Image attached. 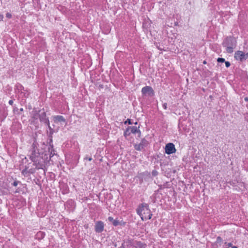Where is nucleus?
Here are the masks:
<instances>
[{"label":"nucleus","mask_w":248,"mask_h":248,"mask_svg":"<svg viewBox=\"0 0 248 248\" xmlns=\"http://www.w3.org/2000/svg\"><path fill=\"white\" fill-rule=\"evenodd\" d=\"M48 136V147L44 142L39 144L36 140H34L28 155L33 163L31 165V163H28L24 166L22 165L23 169L21 172L24 177L34 174L36 170H43L45 172L46 170V166L51 161V158L56 155L52 144V135Z\"/></svg>","instance_id":"obj_1"},{"label":"nucleus","mask_w":248,"mask_h":248,"mask_svg":"<svg viewBox=\"0 0 248 248\" xmlns=\"http://www.w3.org/2000/svg\"><path fill=\"white\" fill-rule=\"evenodd\" d=\"M137 213L142 220L150 219L152 216L148 204L145 203L139 205L137 209Z\"/></svg>","instance_id":"obj_2"},{"label":"nucleus","mask_w":248,"mask_h":248,"mask_svg":"<svg viewBox=\"0 0 248 248\" xmlns=\"http://www.w3.org/2000/svg\"><path fill=\"white\" fill-rule=\"evenodd\" d=\"M237 41L236 39L232 36L226 37L222 42V46L226 47L227 53L231 54L233 52V49L236 46Z\"/></svg>","instance_id":"obj_3"},{"label":"nucleus","mask_w":248,"mask_h":248,"mask_svg":"<svg viewBox=\"0 0 248 248\" xmlns=\"http://www.w3.org/2000/svg\"><path fill=\"white\" fill-rule=\"evenodd\" d=\"M234 57L236 60L243 62L248 58V53L238 50L235 52Z\"/></svg>","instance_id":"obj_4"},{"label":"nucleus","mask_w":248,"mask_h":248,"mask_svg":"<svg viewBox=\"0 0 248 248\" xmlns=\"http://www.w3.org/2000/svg\"><path fill=\"white\" fill-rule=\"evenodd\" d=\"M142 94L144 96H153L155 95V92L152 87L150 86H146L141 89Z\"/></svg>","instance_id":"obj_5"},{"label":"nucleus","mask_w":248,"mask_h":248,"mask_svg":"<svg viewBox=\"0 0 248 248\" xmlns=\"http://www.w3.org/2000/svg\"><path fill=\"white\" fill-rule=\"evenodd\" d=\"M149 144V141L144 138L141 140L139 144H135L134 146L136 150L140 151L144 149L145 147H147Z\"/></svg>","instance_id":"obj_6"},{"label":"nucleus","mask_w":248,"mask_h":248,"mask_svg":"<svg viewBox=\"0 0 248 248\" xmlns=\"http://www.w3.org/2000/svg\"><path fill=\"white\" fill-rule=\"evenodd\" d=\"M165 153L168 155H170L176 152L175 145L172 143H167L165 146Z\"/></svg>","instance_id":"obj_7"},{"label":"nucleus","mask_w":248,"mask_h":248,"mask_svg":"<svg viewBox=\"0 0 248 248\" xmlns=\"http://www.w3.org/2000/svg\"><path fill=\"white\" fill-rule=\"evenodd\" d=\"M39 119L41 123L49 124L48 118L46 116V113L44 109H42L41 113H40Z\"/></svg>","instance_id":"obj_8"},{"label":"nucleus","mask_w":248,"mask_h":248,"mask_svg":"<svg viewBox=\"0 0 248 248\" xmlns=\"http://www.w3.org/2000/svg\"><path fill=\"white\" fill-rule=\"evenodd\" d=\"M123 247L125 248H134V240L130 238L124 239L123 241Z\"/></svg>","instance_id":"obj_9"},{"label":"nucleus","mask_w":248,"mask_h":248,"mask_svg":"<svg viewBox=\"0 0 248 248\" xmlns=\"http://www.w3.org/2000/svg\"><path fill=\"white\" fill-rule=\"evenodd\" d=\"M105 224L102 221H97L95 223L94 230L96 232L101 233L102 232L104 228Z\"/></svg>","instance_id":"obj_10"},{"label":"nucleus","mask_w":248,"mask_h":248,"mask_svg":"<svg viewBox=\"0 0 248 248\" xmlns=\"http://www.w3.org/2000/svg\"><path fill=\"white\" fill-rule=\"evenodd\" d=\"M42 109L37 110L34 108L31 112V118L34 120H37L39 118L40 113H41Z\"/></svg>","instance_id":"obj_11"},{"label":"nucleus","mask_w":248,"mask_h":248,"mask_svg":"<svg viewBox=\"0 0 248 248\" xmlns=\"http://www.w3.org/2000/svg\"><path fill=\"white\" fill-rule=\"evenodd\" d=\"M18 94L19 97L25 101L26 99L29 97L30 93L27 90L25 89V91H22L19 93H18Z\"/></svg>","instance_id":"obj_12"},{"label":"nucleus","mask_w":248,"mask_h":248,"mask_svg":"<svg viewBox=\"0 0 248 248\" xmlns=\"http://www.w3.org/2000/svg\"><path fill=\"white\" fill-rule=\"evenodd\" d=\"M53 120L55 123L66 122L65 118L62 115H57L53 116Z\"/></svg>","instance_id":"obj_13"},{"label":"nucleus","mask_w":248,"mask_h":248,"mask_svg":"<svg viewBox=\"0 0 248 248\" xmlns=\"http://www.w3.org/2000/svg\"><path fill=\"white\" fill-rule=\"evenodd\" d=\"M139 127H137L135 126H129V128H130V131L132 133H133V134L138 133V136L140 137V135H141V132H140V130L139 129Z\"/></svg>","instance_id":"obj_14"},{"label":"nucleus","mask_w":248,"mask_h":248,"mask_svg":"<svg viewBox=\"0 0 248 248\" xmlns=\"http://www.w3.org/2000/svg\"><path fill=\"white\" fill-rule=\"evenodd\" d=\"M151 23L152 22L149 19L145 20L142 24L143 28L148 31V29L151 27Z\"/></svg>","instance_id":"obj_15"},{"label":"nucleus","mask_w":248,"mask_h":248,"mask_svg":"<svg viewBox=\"0 0 248 248\" xmlns=\"http://www.w3.org/2000/svg\"><path fill=\"white\" fill-rule=\"evenodd\" d=\"M134 248H145L146 245L140 241H134Z\"/></svg>","instance_id":"obj_16"},{"label":"nucleus","mask_w":248,"mask_h":248,"mask_svg":"<svg viewBox=\"0 0 248 248\" xmlns=\"http://www.w3.org/2000/svg\"><path fill=\"white\" fill-rule=\"evenodd\" d=\"M45 235L46 234L44 232L39 231L36 234L35 238L36 239L40 241L45 237Z\"/></svg>","instance_id":"obj_17"},{"label":"nucleus","mask_w":248,"mask_h":248,"mask_svg":"<svg viewBox=\"0 0 248 248\" xmlns=\"http://www.w3.org/2000/svg\"><path fill=\"white\" fill-rule=\"evenodd\" d=\"M15 90L16 93H18L22 91H25V88L20 83H17L15 86Z\"/></svg>","instance_id":"obj_18"},{"label":"nucleus","mask_w":248,"mask_h":248,"mask_svg":"<svg viewBox=\"0 0 248 248\" xmlns=\"http://www.w3.org/2000/svg\"><path fill=\"white\" fill-rule=\"evenodd\" d=\"M108 220L109 222H112V224L114 226H119L120 224L119 223V221L117 219H114L112 217H109L108 218Z\"/></svg>","instance_id":"obj_19"},{"label":"nucleus","mask_w":248,"mask_h":248,"mask_svg":"<svg viewBox=\"0 0 248 248\" xmlns=\"http://www.w3.org/2000/svg\"><path fill=\"white\" fill-rule=\"evenodd\" d=\"M65 205L67 208H72L75 206V202L72 200H68L65 203Z\"/></svg>","instance_id":"obj_20"},{"label":"nucleus","mask_w":248,"mask_h":248,"mask_svg":"<svg viewBox=\"0 0 248 248\" xmlns=\"http://www.w3.org/2000/svg\"><path fill=\"white\" fill-rule=\"evenodd\" d=\"M45 124L47 126V128L49 129V132H47L48 135H53V134L55 132V130H54V128L50 125V123H49V124Z\"/></svg>","instance_id":"obj_21"},{"label":"nucleus","mask_w":248,"mask_h":248,"mask_svg":"<svg viewBox=\"0 0 248 248\" xmlns=\"http://www.w3.org/2000/svg\"><path fill=\"white\" fill-rule=\"evenodd\" d=\"M130 128H129V126H128L125 130L124 131V136L126 138L129 136L132 133L130 131Z\"/></svg>","instance_id":"obj_22"},{"label":"nucleus","mask_w":248,"mask_h":248,"mask_svg":"<svg viewBox=\"0 0 248 248\" xmlns=\"http://www.w3.org/2000/svg\"><path fill=\"white\" fill-rule=\"evenodd\" d=\"M222 242V239L220 236H217L216 241L212 244L213 247L217 246L218 243H221Z\"/></svg>","instance_id":"obj_23"},{"label":"nucleus","mask_w":248,"mask_h":248,"mask_svg":"<svg viewBox=\"0 0 248 248\" xmlns=\"http://www.w3.org/2000/svg\"><path fill=\"white\" fill-rule=\"evenodd\" d=\"M13 113L17 115H20L21 113L18 111V109L16 106H13Z\"/></svg>","instance_id":"obj_24"},{"label":"nucleus","mask_w":248,"mask_h":248,"mask_svg":"<svg viewBox=\"0 0 248 248\" xmlns=\"http://www.w3.org/2000/svg\"><path fill=\"white\" fill-rule=\"evenodd\" d=\"M20 182L17 180H15L14 182L12 183V185L14 186H16L18 184H20Z\"/></svg>","instance_id":"obj_25"},{"label":"nucleus","mask_w":248,"mask_h":248,"mask_svg":"<svg viewBox=\"0 0 248 248\" xmlns=\"http://www.w3.org/2000/svg\"><path fill=\"white\" fill-rule=\"evenodd\" d=\"M124 124H133V123L131 121V120L130 119H127L124 122Z\"/></svg>","instance_id":"obj_26"},{"label":"nucleus","mask_w":248,"mask_h":248,"mask_svg":"<svg viewBox=\"0 0 248 248\" xmlns=\"http://www.w3.org/2000/svg\"><path fill=\"white\" fill-rule=\"evenodd\" d=\"M225 59L223 58H218L217 59V62H225Z\"/></svg>","instance_id":"obj_27"},{"label":"nucleus","mask_w":248,"mask_h":248,"mask_svg":"<svg viewBox=\"0 0 248 248\" xmlns=\"http://www.w3.org/2000/svg\"><path fill=\"white\" fill-rule=\"evenodd\" d=\"M159 186V189H158V190H159V189H163V188H165V187H167V186H166V184H163V185H159V186Z\"/></svg>","instance_id":"obj_28"},{"label":"nucleus","mask_w":248,"mask_h":248,"mask_svg":"<svg viewBox=\"0 0 248 248\" xmlns=\"http://www.w3.org/2000/svg\"><path fill=\"white\" fill-rule=\"evenodd\" d=\"M58 9L60 11H62L63 12H65L66 11V9L65 7H63V6H60L59 7H58Z\"/></svg>","instance_id":"obj_29"},{"label":"nucleus","mask_w":248,"mask_h":248,"mask_svg":"<svg viewBox=\"0 0 248 248\" xmlns=\"http://www.w3.org/2000/svg\"><path fill=\"white\" fill-rule=\"evenodd\" d=\"M158 174V173L157 171L156 170H153L152 171V174L154 176H155L157 175Z\"/></svg>","instance_id":"obj_30"},{"label":"nucleus","mask_w":248,"mask_h":248,"mask_svg":"<svg viewBox=\"0 0 248 248\" xmlns=\"http://www.w3.org/2000/svg\"><path fill=\"white\" fill-rule=\"evenodd\" d=\"M12 15H11L10 13H7L6 14V17L7 18H9V19L11 18H12Z\"/></svg>","instance_id":"obj_31"},{"label":"nucleus","mask_w":248,"mask_h":248,"mask_svg":"<svg viewBox=\"0 0 248 248\" xmlns=\"http://www.w3.org/2000/svg\"><path fill=\"white\" fill-rule=\"evenodd\" d=\"M224 62L225 63V66H226V67L228 68V67L230 66L231 63H230V62H228V61H226V62L225 61Z\"/></svg>","instance_id":"obj_32"},{"label":"nucleus","mask_w":248,"mask_h":248,"mask_svg":"<svg viewBox=\"0 0 248 248\" xmlns=\"http://www.w3.org/2000/svg\"><path fill=\"white\" fill-rule=\"evenodd\" d=\"M224 244L228 246V247H232V244L231 243L225 242Z\"/></svg>","instance_id":"obj_33"},{"label":"nucleus","mask_w":248,"mask_h":248,"mask_svg":"<svg viewBox=\"0 0 248 248\" xmlns=\"http://www.w3.org/2000/svg\"><path fill=\"white\" fill-rule=\"evenodd\" d=\"M119 223H120L119 224L120 226H124L126 224V222L123 221H119Z\"/></svg>","instance_id":"obj_34"},{"label":"nucleus","mask_w":248,"mask_h":248,"mask_svg":"<svg viewBox=\"0 0 248 248\" xmlns=\"http://www.w3.org/2000/svg\"><path fill=\"white\" fill-rule=\"evenodd\" d=\"M163 107L165 109H166L167 108V104L166 103H164L163 105Z\"/></svg>","instance_id":"obj_35"},{"label":"nucleus","mask_w":248,"mask_h":248,"mask_svg":"<svg viewBox=\"0 0 248 248\" xmlns=\"http://www.w3.org/2000/svg\"><path fill=\"white\" fill-rule=\"evenodd\" d=\"M8 103L9 105H13V103H14V101L13 100H10L8 102Z\"/></svg>","instance_id":"obj_36"},{"label":"nucleus","mask_w":248,"mask_h":248,"mask_svg":"<svg viewBox=\"0 0 248 248\" xmlns=\"http://www.w3.org/2000/svg\"><path fill=\"white\" fill-rule=\"evenodd\" d=\"M3 19V15L0 14V21H2Z\"/></svg>","instance_id":"obj_37"},{"label":"nucleus","mask_w":248,"mask_h":248,"mask_svg":"<svg viewBox=\"0 0 248 248\" xmlns=\"http://www.w3.org/2000/svg\"><path fill=\"white\" fill-rule=\"evenodd\" d=\"M85 159H88L89 161H91L92 160V158L91 157H86Z\"/></svg>","instance_id":"obj_38"},{"label":"nucleus","mask_w":248,"mask_h":248,"mask_svg":"<svg viewBox=\"0 0 248 248\" xmlns=\"http://www.w3.org/2000/svg\"><path fill=\"white\" fill-rule=\"evenodd\" d=\"M24 109L23 108H21L18 110V111L20 113L21 111H23Z\"/></svg>","instance_id":"obj_39"},{"label":"nucleus","mask_w":248,"mask_h":248,"mask_svg":"<svg viewBox=\"0 0 248 248\" xmlns=\"http://www.w3.org/2000/svg\"><path fill=\"white\" fill-rule=\"evenodd\" d=\"M24 160H26V161H28L27 158L25 157L24 159H22V161L23 162Z\"/></svg>","instance_id":"obj_40"},{"label":"nucleus","mask_w":248,"mask_h":248,"mask_svg":"<svg viewBox=\"0 0 248 248\" xmlns=\"http://www.w3.org/2000/svg\"><path fill=\"white\" fill-rule=\"evenodd\" d=\"M119 248H125L124 247H123V243L122 244V246Z\"/></svg>","instance_id":"obj_41"},{"label":"nucleus","mask_w":248,"mask_h":248,"mask_svg":"<svg viewBox=\"0 0 248 248\" xmlns=\"http://www.w3.org/2000/svg\"><path fill=\"white\" fill-rule=\"evenodd\" d=\"M245 100L246 101H248V98L247 97H245Z\"/></svg>","instance_id":"obj_42"},{"label":"nucleus","mask_w":248,"mask_h":248,"mask_svg":"<svg viewBox=\"0 0 248 248\" xmlns=\"http://www.w3.org/2000/svg\"><path fill=\"white\" fill-rule=\"evenodd\" d=\"M99 87L101 88H103V86L102 85H99Z\"/></svg>","instance_id":"obj_43"},{"label":"nucleus","mask_w":248,"mask_h":248,"mask_svg":"<svg viewBox=\"0 0 248 248\" xmlns=\"http://www.w3.org/2000/svg\"><path fill=\"white\" fill-rule=\"evenodd\" d=\"M232 248H238L236 246H232Z\"/></svg>","instance_id":"obj_44"},{"label":"nucleus","mask_w":248,"mask_h":248,"mask_svg":"<svg viewBox=\"0 0 248 248\" xmlns=\"http://www.w3.org/2000/svg\"><path fill=\"white\" fill-rule=\"evenodd\" d=\"M203 64H206V61H203Z\"/></svg>","instance_id":"obj_45"},{"label":"nucleus","mask_w":248,"mask_h":248,"mask_svg":"<svg viewBox=\"0 0 248 248\" xmlns=\"http://www.w3.org/2000/svg\"><path fill=\"white\" fill-rule=\"evenodd\" d=\"M19 169L21 170V165H20V166H19Z\"/></svg>","instance_id":"obj_46"},{"label":"nucleus","mask_w":248,"mask_h":248,"mask_svg":"<svg viewBox=\"0 0 248 248\" xmlns=\"http://www.w3.org/2000/svg\"><path fill=\"white\" fill-rule=\"evenodd\" d=\"M157 48L158 49L161 50V49L159 48V46H157Z\"/></svg>","instance_id":"obj_47"},{"label":"nucleus","mask_w":248,"mask_h":248,"mask_svg":"<svg viewBox=\"0 0 248 248\" xmlns=\"http://www.w3.org/2000/svg\"><path fill=\"white\" fill-rule=\"evenodd\" d=\"M157 48L158 49L161 50V49L159 48V46H157Z\"/></svg>","instance_id":"obj_48"},{"label":"nucleus","mask_w":248,"mask_h":248,"mask_svg":"<svg viewBox=\"0 0 248 248\" xmlns=\"http://www.w3.org/2000/svg\"><path fill=\"white\" fill-rule=\"evenodd\" d=\"M134 124H138V122H135V123H134Z\"/></svg>","instance_id":"obj_49"},{"label":"nucleus","mask_w":248,"mask_h":248,"mask_svg":"<svg viewBox=\"0 0 248 248\" xmlns=\"http://www.w3.org/2000/svg\"><path fill=\"white\" fill-rule=\"evenodd\" d=\"M17 192H18V191L17 190H16V191H15V193H17Z\"/></svg>","instance_id":"obj_50"},{"label":"nucleus","mask_w":248,"mask_h":248,"mask_svg":"<svg viewBox=\"0 0 248 248\" xmlns=\"http://www.w3.org/2000/svg\"><path fill=\"white\" fill-rule=\"evenodd\" d=\"M36 184H37V185H39V183H38V182H36Z\"/></svg>","instance_id":"obj_51"},{"label":"nucleus","mask_w":248,"mask_h":248,"mask_svg":"<svg viewBox=\"0 0 248 248\" xmlns=\"http://www.w3.org/2000/svg\"><path fill=\"white\" fill-rule=\"evenodd\" d=\"M54 125H53V126H52V127H53L54 128Z\"/></svg>","instance_id":"obj_52"},{"label":"nucleus","mask_w":248,"mask_h":248,"mask_svg":"<svg viewBox=\"0 0 248 248\" xmlns=\"http://www.w3.org/2000/svg\"><path fill=\"white\" fill-rule=\"evenodd\" d=\"M226 248H229V247Z\"/></svg>","instance_id":"obj_53"}]
</instances>
